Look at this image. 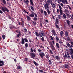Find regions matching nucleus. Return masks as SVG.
I'll list each match as a JSON object with an SVG mask.
<instances>
[{
	"instance_id": "21",
	"label": "nucleus",
	"mask_w": 73,
	"mask_h": 73,
	"mask_svg": "<svg viewBox=\"0 0 73 73\" xmlns=\"http://www.w3.org/2000/svg\"><path fill=\"white\" fill-rule=\"evenodd\" d=\"M26 17L28 20H31V19L30 18V17L29 16L26 15Z\"/></svg>"
},
{
	"instance_id": "6",
	"label": "nucleus",
	"mask_w": 73,
	"mask_h": 73,
	"mask_svg": "<svg viewBox=\"0 0 73 73\" xmlns=\"http://www.w3.org/2000/svg\"><path fill=\"white\" fill-rule=\"evenodd\" d=\"M40 33H39V35L40 37H42V36H45V34L43 31H42L40 32ZM41 33L42 35L41 34Z\"/></svg>"
},
{
	"instance_id": "45",
	"label": "nucleus",
	"mask_w": 73,
	"mask_h": 73,
	"mask_svg": "<svg viewBox=\"0 0 73 73\" xmlns=\"http://www.w3.org/2000/svg\"><path fill=\"white\" fill-rule=\"evenodd\" d=\"M25 61L26 62H27L28 61V59L27 58H25Z\"/></svg>"
},
{
	"instance_id": "11",
	"label": "nucleus",
	"mask_w": 73,
	"mask_h": 73,
	"mask_svg": "<svg viewBox=\"0 0 73 73\" xmlns=\"http://www.w3.org/2000/svg\"><path fill=\"white\" fill-rule=\"evenodd\" d=\"M4 62L2 60L0 61V66H3L4 65Z\"/></svg>"
},
{
	"instance_id": "22",
	"label": "nucleus",
	"mask_w": 73,
	"mask_h": 73,
	"mask_svg": "<svg viewBox=\"0 0 73 73\" xmlns=\"http://www.w3.org/2000/svg\"><path fill=\"white\" fill-rule=\"evenodd\" d=\"M51 48L52 50H55V48L54 46H51Z\"/></svg>"
},
{
	"instance_id": "26",
	"label": "nucleus",
	"mask_w": 73,
	"mask_h": 73,
	"mask_svg": "<svg viewBox=\"0 0 73 73\" xmlns=\"http://www.w3.org/2000/svg\"><path fill=\"white\" fill-rule=\"evenodd\" d=\"M55 58L58 61V60H59V56H55Z\"/></svg>"
},
{
	"instance_id": "43",
	"label": "nucleus",
	"mask_w": 73,
	"mask_h": 73,
	"mask_svg": "<svg viewBox=\"0 0 73 73\" xmlns=\"http://www.w3.org/2000/svg\"><path fill=\"white\" fill-rule=\"evenodd\" d=\"M60 2H62L64 4H65V1H64V0H59Z\"/></svg>"
},
{
	"instance_id": "37",
	"label": "nucleus",
	"mask_w": 73,
	"mask_h": 73,
	"mask_svg": "<svg viewBox=\"0 0 73 73\" xmlns=\"http://www.w3.org/2000/svg\"><path fill=\"white\" fill-rule=\"evenodd\" d=\"M49 3H50L51 5H53V2L51 0H49Z\"/></svg>"
},
{
	"instance_id": "51",
	"label": "nucleus",
	"mask_w": 73,
	"mask_h": 73,
	"mask_svg": "<svg viewBox=\"0 0 73 73\" xmlns=\"http://www.w3.org/2000/svg\"><path fill=\"white\" fill-rule=\"evenodd\" d=\"M21 20L23 23H24V19H23V18H22L21 19Z\"/></svg>"
},
{
	"instance_id": "35",
	"label": "nucleus",
	"mask_w": 73,
	"mask_h": 73,
	"mask_svg": "<svg viewBox=\"0 0 73 73\" xmlns=\"http://www.w3.org/2000/svg\"><path fill=\"white\" fill-rule=\"evenodd\" d=\"M48 63L49 64H52V61L50 60H49V59H48Z\"/></svg>"
},
{
	"instance_id": "8",
	"label": "nucleus",
	"mask_w": 73,
	"mask_h": 73,
	"mask_svg": "<svg viewBox=\"0 0 73 73\" xmlns=\"http://www.w3.org/2000/svg\"><path fill=\"white\" fill-rule=\"evenodd\" d=\"M9 28L10 29H12L13 28L15 29V27L12 25H10Z\"/></svg>"
},
{
	"instance_id": "42",
	"label": "nucleus",
	"mask_w": 73,
	"mask_h": 73,
	"mask_svg": "<svg viewBox=\"0 0 73 73\" xmlns=\"http://www.w3.org/2000/svg\"><path fill=\"white\" fill-rule=\"evenodd\" d=\"M49 55H46V58L47 59H48L49 58Z\"/></svg>"
},
{
	"instance_id": "15",
	"label": "nucleus",
	"mask_w": 73,
	"mask_h": 73,
	"mask_svg": "<svg viewBox=\"0 0 73 73\" xmlns=\"http://www.w3.org/2000/svg\"><path fill=\"white\" fill-rule=\"evenodd\" d=\"M50 2V1H49V0H48L47 2H46V5L49 6V5H50V3H49Z\"/></svg>"
},
{
	"instance_id": "49",
	"label": "nucleus",
	"mask_w": 73,
	"mask_h": 73,
	"mask_svg": "<svg viewBox=\"0 0 73 73\" xmlns=\"http://www.w3.org/2000/svg\"><path fill=\"white\" fill-rule=\"evenodd\" d=\"M24 30L25 32H26V33L27 32V31H28V30L27 29H24Z\"/></svg>"
},
{
	"instance_id": "53",
	"label": "nucleus",
	"mask_w": 73,
	"mask_h": 73,
	"mask_svg": "<svg viewBox=\"0 0 73 73\" xmlns=\"http://www.w3.org/2000/svg\"><path fill=\"white\" fill-rule=\"evenodd\" d=\"M67 40H68V41H70V38H69V37H67Z\"/></svg>"
},
{
	"instance_id": "58",
	"label": "nucleus",
	"mask_w": 73,
	"mask_h": 73,
	"mask_svg": "<svg viewBox=\"0 0 73 73\" xmlns=\"http://www.w3.org/2000/svg\"><path fill=\"white\" fill-rule=\"evenodd\" d=\"M29 42H30V43H32V40L30 39H29Z\"/></svg>"
},
{
	"instance_id": "13",
	"label": "nucleus",
	"mask_w": 73,
	"mask_h": 73,
	"mask_svg": "<svg viewBox=\"0 0 73 73\" xmlns=\"http://www.w3.org/2000/svg\"><path fill=\"white\" fill-rule=\"evenodd\" d=\"M65 36H66V37H68L69 36V35L68 34V33L67 31H65Z\"/></svg>"
},
{
	"instance_id": "57",
	"label": "nucleus",
	"mask_w": 73,
	"mask_h": 73,
	"mask_svg": "<svg viewBox=\"0 0 73 73\" xmlns=\"http://www.w3.org/2000/svg\"><path fill=\"white\" fill-rule=\"evenodd\" d=\"M45 22H46V23H49V21L47 19H46L45 20Z\"/></svg>"
},
{
	"instance_id": "12",
	"label": "nucleus",
	"mask_w": 73,
	"mask_h": 73,
	"mask_svg": "<svg viewBox=\"0 0 73 73\" xmlns=\"http://www.w3.org/2000/svg\"><path fill=\"white\" fill-rule=\"evenodd\" d=\"M66 21V23L68 25V27H70V22L69 20H67Z\"/></svg>"
},
{
	"instance_id": "61",
	"label": "nucleus",
	"mask_w": 73,
	"mask_h": 73,
	"mask_svg": "<svg viewBox=\"0 0 73 73\" xmlns=\"http://www.w3.org/2000/svg\"><path fill=\"white\" fill-rule=\"evenodd\" d=\"M59 44L57 43H56V46H59Z\"/></svg>"
},
{
	"instance_id": "56",
	"label": "nucleus",
	"mask_w": 73,
	"mask_h": 73,
	"mask_svg": "<svg viewBox=\"0 0 73 73\" xmlns=\"http://www.w3.org/2000/svg\"><path fill=\"white\" fill-rule=\"evenodd\" d=\"M40 12L41 13H44L43 12V10H42V9L41 10Z\"/></svg>"
},
{
	"instance_id": "17",
	"label": "nucleus",
	"mask_w": 73,
	"mask_h": 73,
	"mask_svg": "<svg viewBox=\"0 0 73 73\" xmlns=\"http://www.w3.org/2000/svg\"><path fill=\"white\" fill-rule=\"evenodd\" d=\"M25 43V41H24V38H22L21 40V44H24Z\"/></svg>"
},
{
	"instance_id": "33",
	"label": "nucleus",
	"mask_w": 73,
	"mask_h": 73,
	"mask_svg": "<svg viewBox=\"0 0 73 73\" xmlns=\"http://www.w3.org/2000/svg\"><path fill=\"white\" fill-rule=\"evenodd\" d=\"M2 38L3 40H4L5 38V36L4 35H2Z\"/></svg>"
},
{
	"instance_id": "5",
	"label": "nucleus",
	"mask_w": 73,
	"mask_h": 73,
	"mask_svg": "<svg viewBox=\"0 0 73 73\" xmlns=\"http://www.w3.org/2000/svg\"><path fill=\"white\" fill-rule=\"evenodd\" d=\"M58 6L60 10V15H62L63 14V13H62V7L60 5H58Z\"/></svg>"
},
{
	"instance_id": "39",
	"label": "nucleus",
	"mask_w": 73,
	"mask_h": 73,
	"mask_svg": "<svg viewBox=\"0 0 73 73\" xmlns=\"http://www.w3.org/2000/svg\"><path fill=\"white\" fill-rule=\"evenodd\" d=\"M41 40L42 41L44 42V38L43 37H42V38H41Z\"/></svg>"
},
{
	"instance_id": "31",
	"label": "nucleus",
	"mask_w": 73,
	"mask_h": 73,
	"mask_svg": "<svg viewBox=\"0 0 73 73\" xmlns=\"http://www.w3.org/2000/svg\"><path fill=\"white\" fill-rule=\"evenodd\" d=\"M2 1L4 4H6V1H5V0H2Z\"/></svg>"
},
{
	"instance_id": "14",
	"label": "nucleus",
	"mask_w": 73,
	"mask_h": 73,
	"mask_svg": "<svg viewBox=\"0 0 73 73\" xmlns=\"http://www.w3.org/2000/svg\"><path fill=\"white\" fill-rule=\"evenodd\" d=\"M32 14H30L29 15L30 17H33L35 16V15H34V14H33V13H32Z\"/></svg>"
},
{
	"instance_id": "64",
	"label": "nucleus",
	"mask_w": 73,
	"mask_h": 73,
	"mask_svg": "<svg viewBox=\"0 0 73 73\" xmlns=\"http://www.w3.org/2000/svg\"><path fill=\"white\" fill-rule=\"evenodd\" d=\"M71 55V58H72V59H73V54Z\"/></svg>"
},
{
	"instance_id": "32",
	"label": "nucleus",
	"mask_w": 73,
	"mask_h": 73,
	"mask_svg": "<svg viewBox=\"0 0 73 73\" xmlns=\"http://www.w3.org/2000/svg\"><path fill=\"white\" fill-rule=\"evenodd\" d=\"M63 17L64 19H66V15H65V14H64L63 15Z\"/></svg>"
},
{
	"instance_id": "27",
	"label": "nucleus",
	"mask_w": 73,
	"mask_h": 73,
	"mask_svg": "<svg viewBox=\"0 0 73 73\" xmlns=\"http://www.w3.org/2000/svg\"><path fill=\"white\" fill-rule=\"evenodd\" d=\"M38 19L36 17H35L33 19V20L34 21H37Z\"/></svg>"
},
{
	"instance_id": "54",
	"label": "nucleus",
	"mask_w": 73,
	"mask_h": 73,
	"mask_svg": "<svg viewBox=\"0 0 73 73\" xmlns=\"http://www.w3.org/2000/svg\"><path fill=\"white\" fill-rule=\"evenodd\" d=\"M24 12H25V13H27V14H28V13L25 10H24Z\"/></svg>"
},
{
	"instance_id": "24",
	"label": "nucleus",
	"mask_w": 73,
	"mask_h": 73,
	"mask_svg": "<svg viewBox=\"0 0 73 73\" xmlns=\"http://www.w3.org/2000/svg\"><path fill=\"white\" fill-rule=\"evenodd\" d=\"M63 31H61L60 32V36L61 37H62L63 36Z\"/></svg>"
},
{
	"instance_id": "38",
	"label": "nucleus",
	"mask_w": 73,
	"mask_h": 73,
	"mask_svg": "<svg viewBox=\"0 0 73 73\" xmlns=\"http://www.w3.org/2000/svg\"><path fill=\"white\" fill-rule=\"evenodd\" d=\"M24 40H25V41L26 42H28V39H27V38H25L24 39Z\"/></svg>"
},
{
	"instance_id": "7",
	"label": "nucleus",
	"mask_w": 73,
	"mask_h": 73,
	"mask_svg": "<svg viewBox=\"0 0 73 73\" xmlns=\"http://www.w3.org/2000/svg\"><path fill=\"white\" fill-rule=\"evenodd\" d=\"M69 54L72 55L73 54V50L72 48L70 49Z\"/></svg>"
},
{
	"instance_id": "30",
	"label": "nucleus",
	"mask_w": 73,
	"mask_h": 73,
	"mask_svg": "<svg viewBox=\"0 0 73 73\" xmlns=\"http://www.w3.org/2000/svg\"><path fill=\"white\" fill-rule=\"evenodd\" d=\"M30 7L31 9H32L33 11L34 12H35V9H34V8H33V7H32V5H31L30 6Z\"/></svg>"
},
{
	"instance_id": "2",
	"label": "nucleus",
	"mask_w": 73,
	"mask_h": 73,
	"mask_svg": "<svg viewBox=\"0 0 73 73\" xmlns=\"http://www.w3.org/2000/svg\"><path fill=\"white\" fill-rule=\"evenodd\" d=\"M49 6L48 5H46V4H45L44 5V9H45L46 10V12H47L48 14H50V10H49Z\"/></svg>"
},
{
	"instance_id": "25",
	"label": "nucleus",
	"mask_w": 73,
	"mask_h": 73,
	"mask_svg": "<svg viewBox=\"0 0 73 73\" xmlns=\"http://www.w3.org/2000/svg\"><path fill=\"white\" fill-rule=\"evenodd\" d=\"M58 18L59 19H61V15H59L58 16Z\"/></svg>"
},
{
	"instance_id": "1",
	"label": "nucleus",
	"mask_w": 73,
	"mask_h": 73,
	"mask_svg": "<svg viewBox=\"0 0 73 73\" xmlns=\"http://www.w3.org/2000/svg\"><path fill=\"white\" fill-rule=\"evenodd\" d=\"M55 26L57 29H60V27L57 24H59V19L56 18L55 19Z\"/></svg>"
},
{
	"instance_id": "34",
	"label": "nucleus",
	"mask_w": 73,
	"mask_h": 73,
	"mask_svg": "<svg viewBox=\"0 0 73 73\" xmlns=\"http://www.w3.org/2000/svg\"><path fill=\"white\" fill-rule=\"evenodd\" d=\"M56 40L58 41V40H59V38H58V36H56Z\"/></svg>"
},
{
	"instance_id": "62",
	"label": "nucleus",
	"mask_w": 73,
	"mask_h": 73,
	"mask_svg": "<svg viewBox=\"0 0 73 73\" xmlns=\"http://www.w3.org/2000/svg\"><path fill=\"white\" fill-rule=\"evenodd\" d=\"M57 13H59V12H60V10H59V9H57Z\"/></svg>"
},
{
	"instance_id": "28",
	"label": "nucleus",
	"mask_w": 73,
	"mask_h": 73,
	"mask_svg": "<svg viewBox=\"0 0 73 73\" xmlns=\"http://www.w3.org/2000/svg\"><path fill=\"white\" fill-rule=\"evenodd\" d=\"M35 35L36 36H37V37H39V35H38V33L36 31L35 32Z\"/></svg>"
},
{
	"instance_id": "47",
	"label": "nucleus",
	"mask_w": 73,
	"mask_h": 73,
	"mask_svg": "<svg viewBox=\"0 0 73 73\" xmlns=\"http://www.w3.org/2000/svg\"><path fill=\"white\" fill-rule=\"evenodd\" d=\"M17 68L18 69H21V67L20 66H17Z\"/></svg>"
},
{
	"instance_id": "41",
	"label": "nucleus",
	"mask_w": 73,
	"mask_h": 73,
	"mask_svg": "<svg viewBox=\"0 0 73 73\" xmlns=\"http://www.w3.org/2000/svg\"><path fill=\"white\" fill-rule=\"evenodd\" d=\"M49 51L50 52V54H53V52L50 49Z\"/></svg>"
},
{
	"instance_id": "59",
	"label": "nucleus",
	"mask_w": 73,
	"mask_h": 73,
	"mask_svg": "<svg viewBox=\"0 0 73 73\" xmlns=\"http://www.w3.org/2000/svg\"><path fill=\"white\" fill-rule=\"evenodd\" d=\"M64 57H65V58H66V57H67V55L66 54L64 55Z\"/></svg>"
},
{
	"instance_id": "10",
	"label": "nucleus",
	"mask_w": 73,
	"mask_h": 73,
	"mask_svg": "<svg viewBox=\"0 0 73 73\" xmlns=\"http://www.w3.org/2000/svg\"><path fill=\"white\" fill-rule=\"evenodd\" d=\"M52 32L53 34V35L54 36H57V34L56 33L54 29L52 30Z\"/></svg>"
},
{
	"instance_id": "44",
	"label": "nucleus",
	"mask_w": 73,
	"mask_h": 73,
	"mask_svg": "<svg viewBox=\"0 0 73 73\" xmlns=\"http://www.w3.org/2000/svg\"><path fill=\"white\" fill-rule=\"evenodd\" d=\"M21 34H17V37H20V36H21Z\"/></svg>"
},
{
	"instance_id": "18",
	"label": "nucleus",
	"mask_w": 73,
	"mask_h": 73,
	"mask_svg": "<svg viewBox=\"0 0 73 73\" xmlns=\"http://www.w3.org/2000/svg\"><path fill=\"white\" fill-rule=\"evenodd\" d=\"M31 52H36V49H33V48H31Z\"/></svg>"
},
{
	"instance_id": "52",
	"label": "nucleus",
	"mask_w": 73,
	"mask_h": 73,
	"mask_svg": "<svg viewBox=\"0 0 73 73\" xmlns=\"http://www.w3.org/2000/svg\"><path fill=\"white\" fill-rule=\"evenodd\" d=\"M38 52H41L42 51V50H40V49H38Z\"/></svg>"
},
{
	"instance_id": "20",
	"label": "nucleus",
	"mask_w": 73,
	"mask_h": 73,
	"mask_svg": "<svg viewBox=\"0 0 73 73\" xmlns=\"http://www.w3.org/2000/svg\"><path fill=\"white\" fill-rule=\"evenodd\" d=\"M24 2L27 4H28V3H29V1L28 0H26V1L25 0H24Z\"/></svg>"
},
{
	"instance_id": "23",
	"label": "nucleus",
	"mask_w": 73,
	"mask_h": 73,
	"mask_svg": "<svg viewBox=\"0 0 73 73\" xmlns=\"http://www.w3.org/2000/svg\"><path fill=\"white\" fill-rule=\"evenodd\" d=\"M30 2L32 5H34V4H33V0H30Z\"/></svg>"
},
{
	"instance_id": "3",
	"label": "nucleus",
	"mask_w": 73,
	"mask_h": 73,
	"mask_svg": "<svg viewBox=\"0 0 73 73\" xmlns=\"http://www.w3.org/2000/svg\"><path fill=\"white\" fill-rule=\"evenodd\" d=\"M1 9L4 12H6V11L7 12H8L9 11L6 8V7L5 6L2 7Z\"/></svg>"
},
{
	"instance_id": "50",
	"label": "nucleus",
	"mask_w": 73,
	"mask_h": 73,
	"mask_svg": "<svg viewBox=\"0 0 73 73\" xmlns=\"http://www.w3.org/2000/svg\"><path fill=\"white\" fill-rule=\"evenodd\" d=\"M52 6L53 8H55L56 7V5L54 4H53V5H52Z\"/></svg>"
},
{
	"instance_id": "46",
	"label": "nucleus",
	"mask_w": 73,
	"mask_h": 73,
	"mask_svg": "<svg viewBox=\"0 0 73 73\" xmlns=\"http://www.w3.org/2000/svg\"><path fill=\"white\" fill-rule=\"evenodd\" d=\"M33 14L34 15H35V17H37V14L35 13H33Z\"/></svg>"
},
{
	"instance_id": "16",
	"label": "nucleus",
	"mask_w": 73,
	"mask_h": 73,
	"mask_svg": "<svg viewBox=\"0 0 73 73\" xmlns=\"http://www.w3.org/2000/svg\"><path fill=\"white\" fill-rule=\"evenodd\" d=\"M66 54L68 55V56L67 57V58H68V59H69L70 58V56H69V53L67 52H66Z\"/></svg>"
},
{
	"instance_id": "19",
	"label": "nucleus",
	"mask_w": 73,
	"mask_h": 73,
	"mask_svg": "<svg viewBox=\"0 0 73 73\" xmlns=\"http://www.w3.org/2000/svg\"><path fill=\"white\" fill-rule=\"evenodd\" d=\"M33 62L34 63V64H35V66H38V64L36 63L35 61H33Z\"/></svg>"
},
{
	"instance_id": "48",
	"label": "nucleus",
	"mask_w": 73,
	"mask_h": 73,
	"mask_svg": "<svg viewBox=\"0 0 73 73\" xmlns=\"http://www.w3.org/2000/svg\"><path fill=\"white\" fill-rule=\"evenodd\" d=\"M64 11H65V12H67V13H69V10H67L66 9H65Z\"/></svg>"
},
{
	"instance_id": "4",
	"label": "nucleus",
	"mask_w": 73,
	"mask_h": 73,
	"mask_svg": "<svg viewBox=\"0 0 73 73\" xmlns=\"http://www.w3.org/2000/svg\"><path fill=\"white\" fill-rule=\"evenodd\" d=\"M40 57H41L42 59H43L44 56H45V54L43 52H40L39 54Z\"/></svg>"
},
{
	"instance_id": "36",
	"label": "nucleus",
	"mask_w": 73,
	"mask_h": 73,
	"mask_svg": "<svg viewBox=\"0 0 73 73\" xmlns=\"http://www.w3.org/2000/svg\"><path fill=\"white\" fill-rule=\"evenodd\" d=\"M44 15L45 16H47V12L45 11H44Z\"/></svg>"
},
{
	"instance_id": "55",
	"label": "nucleus",
	"mask_w": 73,
	"mask_h": 73,
	"mask_svg": "<svg viewBox=\"0 0 73 73\" xmlns=\"http://www.w3.org/2000/svg\"><path fill=\"white\" fill-rule=\"evenodd\" d=\"M68 7L70 9V11H72V9L71 8V7H70V6H68Z\"/></svg>"
},
{
	"instance_id": "29",
	"label": "nucleus",
	"mask_w": 73,
	"mask_h": 73,
	"mask_svg": "<svg viewBox=\"0 0 73 73\" xmlns=\"http://www.w3.org/2000/svg\"><path fill=\"white\" fill-rule=\"evenodd\" d=\"M65 68H69V65L68 64H66L65 65Z\"/></svg>"
},
{
	"instance_id": "9",
	"label": "nucleus",
	"mask_w": 73,
	"mask_h": 73,
	"mask_svg": "<svg viewBox=\"0 0 73 73\" xmlns=\"http://www.w3.org/2000/svg\"><path fill=\"white\" fill-rule=\"evenodd\" d=\"M31 55V58H34V57H35V54L33 53H30Z\"/></svg>"
},
{
	"instance_id": "40",
	"label": "nucleus",
	"mask_w": 73,
	"mask_h": 73,
	"mask_svg": "<svg viewBox=\"0 0 73 73\" xmlns=\"http://www.w3.org/2000/svg\"><path fill=\"white\" fill-rule=\"evenodd\" d=\"M50 38L52 40V41L54 40V39H53V38H54V37H52V36L50 35Z\"/></svg>"
},
{
	"instance_id": "63",
	"label": "nucleus",
	"mask_w": 73,
	"mask_h": 73,
	"mask_svg": "<svg viewBox=\"0 0 73 73\" xmlns=\"http://www.w3.org/2000/svg\"><path fill=\"white\" fill-rule=\"evenodd\" d=\"M70 43L71 44V45H73V42H70Z\"/></svg>"
},
{
	"instance_id": "60",
	"label": "nucleus",
	"mask_w": 73,
	"mask_h": 73,
	"mask_svg": "<svg viewBox=\"0 0 73 73\" xmlns=\"http://www.w3.org/2000/svg\"><path fill=\"white\" fill-rule=\"evenodd\" d=\"M33 23L34 25H35L36 24V22L34 21L33 22Z\"/></svg>"
}]
</instances>
